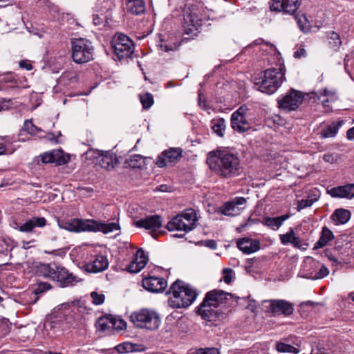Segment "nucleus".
<instances>
[{"instance_id":"obj_52","label":"nucleus","mask_w":354,"mask_h":354,"mask_svg":"<svg viewBox=\"0 0 354 354\" xmlns=\"http://www.w3.org/2000/svg\"><path fill=\"white\" fill-rule=\"evenodd\" d=\"M232 270L231 268H225L223 270V281L225 283L229 284L232 281Z\"/></svg>"},{"instance_id":"obj_60","label":"nucleus","mask_w":354,"mask_h":354,"mask_svg":"<svg viewBox=\"0 0 354 354\" xmlns=\"http://www.w3.org/2000/svg\"><path fill=\"white\" fill-rule=\"evenodd\" d=\"M311 354H325V348L323 347H319L316 346L315 348L314 346L311 348Z\"/></svg>"},{"instance_id":"obj_6","label":"nucleus","mask_w":354,"mask_h":354,"mask_svg":"<svg viewBox=\"0 0 354 354\" xmlns=\"http://www.w3.org/2000/svg\"><path fill=\"white\" fill-rule=\"evenodd\" d=\"M284 75L281 69H267L264 71L263 80L256 82L255 85L261 92L271 95L277 91L285 80Z\"/></svg>"},{"instance_id":"obj_61","label":"nucleus","mask_w":354,"mask_h":354,"mask_svg":"<svg viewBox=\"0 0 354 354\" xmlns=\"http://www.w3.org/2000/svg\"><path fill=\"white\" fill-rule=\"evenodd\" d=\"M93 21V24L95 26H99L103 22L104 18H102V17H99L98 15H94Z\"/></svg>"},{"instance_id":"obj_54","label":"nucleus","mask_w":354,"mask_h":354,"mask_svg":"<svg viewBox=\"0 0 354 354\" xmlns=\"http://www.w3.org/2000/svg\"><path fill=\"white\" fill-rule=\"evenodd\" d=\"M324 161L329 163H334L338 159V155L336 153H326L323 156Z\"/></svg>"},{"instance_id":"obj_25","label":"nucleus","mask_w":354,"mask_h":354,"mask_svg":"<svg viewBox=\"0 0 354 354\" xmlns=\"http://www.w3.org/2000/svg\"><path fill=\"white\" fill-rule=\"evenodd\" d=\"M125 8L128 13L140 15L145 13L146 7L144 0H124Z\"/></svg>"},{"instance_id":"obj_26","label":"nucleus","mask_w":354,"mask_h":354,"mask_svg":"<svg viewBox=\"0 0 354 354\" xmlns=\"http://www.w3.org/2000/svg\"><path fill=\"white\" fill-rule=\"evenodd\" d=\"M231 127L239 133H243L248 131L250 128V124L245 117L231 115Z\"/></svg>"},{"instance_id":"obj_39","label":"nucleus","mask_w":354,"mask_h":354,"mask_svg":"<svg viewBox=\"0 0 354 354\" xmlns=\"http://www.w3.org/2000/svg\"><path fill=\"white\" fill-rule=\"evenodd\" d=\"M143 162L144 160L142 156L138 154L131 156L130 158L127 160V163L132 168H140L142 167Z\"/></svg>"},{"instance_id":"obj_24","label":"nucleus","mask_w":354,"mask_h":354,"mask_svg":"<svg viewBox=\"0 0 354 354\" xmlns=\"http://www.w3.org/2000/svg\"><path fill=\"white\" fill-rule=\"evenodd\" d=\"M238 248L245 254H251L259 250V242L249 238H243L237 241Z\"/></svg>"},{"instance_id":"obj_44","label":"nucleus","mask_w":354,"mask_h":354,"mask_svg":"<svg viewBox=\"0 0 354 354\" xmlns=\"http://www.w3.org/2000/svg\"><path fill=\"white\" fill-rule=\"evenodd\" d=\"M328 39L329 44L333 48H338L342 43L339 35L335 32H330Z\"/></svg>"},{"instance_id":"obj_32","label":"nucleus","mask_w":354,"mask_h":354,"mask_svg":"<svg viewBox=\"0 0 354 354\" xmlns=\"http://www.w3.org/2000/svg\"><path fill=\"white\" fill-rule=\"evenodd\" d=\"M212 129L219 137H223L225 131V121L222 118L213 119L211 122Z\"/></svg>"},{"instance_id":"obj_30","label":"nucleus","mask_w":354,"mask_h":354,"mask_svg":"<svg viewBox=\"0 0 354 354\" xmlns=\"http://www.w3.org/2000/svg\"><path fill=\"white\" fill-rule=\"evenodd\" d=\"M333 234L329 229L326 227H323L322 235L319 241L315 244L313 250H317L325 246L330 241L333 239Z\"/></svg>"},{"instance_id":"obj_50","label":"nucleus","mask_w":354,"mask_h":354,"mask_svg":"<svg viewBox=\"0 0 354 354\" xmlns=\"http://www.w3.org/2000/svg\"><path fill=\"white\" fill-rule=\"evenodd\" d=\"M41 157L42 162L53 163L54 162V151L44 153Z\"/></svg>"},{"instance_id":"obj_41","label":"nucleus","mask_w":354,"mask_h":354,"mask_svg":"<svg viewBox=\"0 0 354 354\" xmlns=\"http://www.w3.org/2000/svg\"><path fill=\"white\" fill-rule=\"evenodd\" d=\"M140 100L143 108L146 109L150 108L153 104V97L149 93L140 95Z\"/></svg>"},{"instance_id":"obj_13","label":"nucleus","mask_w":354,"mask_h":354,"mask_svg":"<svg viewBox=\"0 0 354 354\" xmlns=\"http://www.w3.org/2000/svg\"><path fill=\"white\" fill-rule=\"evenodd\" d=\"M182 152L180 148H171L165 150L158 156L156 165L162 168L166 167L169 163H175L182 157Z\"/></svg>"},{"instance_id":"obj_29","label":"nucleus","mask_w":354,"mask_h":354,"mask_svg":"<svg viewBox=\"0 0 354 354\" xmlns=\"http://www.w3.org/2000/svg\"><path fill=\"white\" fill-rule=\"evenodd\" d=\"M344 122L342 120L333 122L331 124L328 125L325 129L322 130L321 132V138H333L335 137L340 127L343 124Z\"/></svg>"},{"instance_id":"obj_62","label":"nucleus","mask_w":354,"mask_h":354,"mask_svg":"<svg viewBox=\"0 0 354 354\" xmlns=\"http://www.w3.org/2000/svg\"><path fill=\"white\" fill-rule=\"evenodd\" d=\"M346 137L349 140H354V127L347 131Z\"/></svg>"},{"instance_id":"obj_59","label":"nucleus","mask_w":354,"mask_h":354,"mask_svg":"<svg viewBox=\"0 0 354 354\" xmlns=\"http://www.w3.org/2000/svg\"><path fill=\"white\" fill-rule=\"evenodd\" d=\"M204 245L205 246L212 250H216L217 248L216 241L212 239L205 240L204 241Z\"/></svg>"},{"instance_id":"obj_56","label":"nucleus","mask_w":354,"mask_h":354,"mask_svg":"<svg viewBox=\"0 0 354 354\" xmlns=\"http://www.w3.org/2000/svg\"><path fill=\"white\" fill-rule=\"evenodd\" d=\"M248 111V108L245 105L241 106L236 111H234L232 115H237L241 117H245L246 112Z\"/></svg>"},{"instance_id":"obj_63","label":"nucleus","mask_w":354,"mask_h":354,"mask_svg":"<svg viewBox=\"0 0 354 354\" xmlns=\"http://www.w3.org/2000/svg\"><path fill=\"white\" fill-rule=\"evenodd\" d=\"M160 48L162 50L165 51V52H168V51H170V50H174L176 46H168L167 44H161L160 45Z\"/></svg>"},{"instance_id":"obj_48","label":"nucleus","mask_w":354,"mask_h":354,"mask_svg":"<svg viewBox=\"0 0 354 354\" xmlns=\"http://www.w3.org/2000/svg\"><path fill=\"white\" fill-rule=\"evenodd\" d=\"M326 21V16L323 11H320L319 15L315 17V27L319 29L324 25Z\"/></svg>"},{"instance_id":"obj_45","label":"nucleus","mask_w":354,"mask_h":354,"mask_svg":"<svg viewBox=\"0 0 354 354\" xmlns=\"http://www.w3.org/2000/svg\"><path fill=\"white\" fill-rule=\"evenodd\" d=\"M315 272H316V273L314 276L311 275V279H322L326 277L329 273L328 268L324 265H320L318 271L317 272L316 270H315Z\"/></svg>"},{"instance_id":"obj_8","label":"nucleus","mask_w":354,"mask_h":354,"mask_svg":"<svg viewBox=\"0 0 354 354\" xmlns=\"http://www.w3.org/2000/svg\"><path fill=\"white\" fill-rule=\"evenodd\" d=\"M77 233L82 232H102L108 234L120 230L118 223L112 222L106 223L93 219L76 218Z\"/></svg>"},{"instance_id":"obj_22","label":"nucleus","mask_w":354,"mask_h":354,"mask_svg":"<svg viewBox=\"0 0 354 354\" xmlns=\"http://www.w3.org/2000/svg\"><path fill=\"white\" fill-rule=\"evenodd\" d=\"M337 99V96L335 92L329 91L324 89L322 93L319 94L317 92H311V100L320 101L321 104L325 109V111H330L331 109L327 105L328 102H335Z\"/></svg>"},{"instance_id":"obj_51","label":"nucleus","mask_w":354,"mask_h":354,"mask_svg":"<svg viewBox=\"0 0 354 354\" xmlns=\"http://www.w3.org/2000/svg\"><path fill=\"white\" fill-rule=\"evenodd\" d=\"M195 354H220V353L216 348H205L198 349Z\"/></svg>"},{"instance_id":"obj_42","label":"nucleus","mask_w":354,"mask_h":354,"mask_svg":"<svg viewBox=\"0 0 354 354\" xmlns=\"http://www.w3.org/2000/svg\"><path fill=\"white\" fill-rule=\"evenodd\" d=\"M110 326L111 327V329L122 330L126 328L127 324L122 319L111 317V325H110Z\"/></svg>"},{"instance_id":"obj_27","label":"nucleus","mask_w":354,"mask_h":354,"mask_svg":"<svg viewBox=\"0 0 354 354\" xmlns=\"http://www.w3.org/2000/svg\"><path fill=\"white\" fill-rule=\"evenodd\" d=\"M331 218L336 224H345L351 218V212L345 209H337L332 214Z\"/></svg>"},{"instance_id":"obj_15","label":"nucleus","mask_w":354,"mask_h":354,"mask_svg":"<svg viewBox=\"0 0 354 354\" xmlns=\"http://www.w3.org/2000/svg\"><path fill=\"white\" fill-rule=\"evenodd\" d=\"M109 262L104 255H96L93 259L84 265L85 270L90 273L101 272L106 270Z\"/></svg>"},{"instance_id":"obj_53","label":"nucleus","mask_w":354,"mask_h":354,"mask_svg":"<svg viewBox=\"0 0 354 354\" xmlns=\"http://www.w3.org/2000/svg\"><path fill=\"white\" fill-rule=\"evenodd\" d=\"M325 255L330 261H333L334 263H340L342 261V258L339 259L338 257H336L335 254H333V252L329 250H326L325 251Z\"/></svg>"},{"instance_id":"obj_2","label":"nucleus","mask_w":354,"mask_h":354,"mask_svg":"<svg viewBox=\"0 0 354 354\" xmlns=\"http://www.w3.org/2000/svg\"><path fill=\"white\" fill-rule=\"evenodd\" d=\"M35 271L38 276L50 279L62 288L73 286L82 281L66 268L55 263H39L36 266Z\"/></svg>"},{"instance_id":"obj_28","label":"nucleus","mask_w":354,"mask_h":354,"mask_svg":"<svg viewBox=\"0 0 354 354\" xmlns=\"http://www.w3.org/2000/svg\"><path fill=\"white\" fill-rule=\"evenodd\" d=\"M288 218V214H285L277 217H266L264 218L263 223L272 230H277Z\"/></svg>"},{"instance_id":"obj_4","label":"nucleus","mask_w":354,"mask_h":354,"mask_svg":"<svg viewBox=\"0 0 354 354\" xmlns=\"http://www.w3.org/2000/svg\"><path fill=\"white\" fill-rule=\"evenodd\" d=\"M170 291L172 295L169 299V303L174 308H187L198 295L196 289L178 279L172 283Z\"/></svg>"},{"instance_id":"obj_12","label":"nucleus","mask_w":354,"mask_h":354,"mask_svg":"<svg viewBox=\"0 0 354 354\" xmlns=\"http://www.w3.org/2000/svg\"><path fill=\"white\" fill-rule=\"evenodd\" d=\"M46 224L47 221L44 217L32 216L24 223L14 222L12 227L19 232L31 233L35 232L36 227H44Z\"/></svg>"},{"instance_id":"obj_21","label":"nucleus","mask_w":354,"mask_h":354,"mask_svg":"<svg viewBox=\"0 0 354 354\" xmlns=\"http://www.w3.org/2000/svg\"><path fill=\"white\" fill-rule=\"evenodd\" d=\"M270 308L272 313L286 316L291 315L294 311L293 305L285 300H272Z\"/></svg>"},{"instance_id":"obj_5","label":"nucleus","mask_w":354,"mask_h":354,"mask_svg":"<svg viewBox=\"0 0 354 354\" xmlns=\"http://www.w3.org/2000/svg\"><path fill=\"white\" fill-rule=\"evenodd\" d=\"M71 57L77 64H84L93 59L94 46L92 42L85 38L72 39Z\"/></svg>"},{"instance_id":"obj_18","label":"nucleus","mask_w":354,"mask_h":354,"mask_svg":"<svg viewBox=\"0 0 354 354\" xmlns=\"http://www.w3.org/2000/svg\"><path fill=\"white\" fill-rule=\"evenodd\" d=\"M135 225L138 227H143L146 230H150L152 232L156 231L162 226V219L158 215L147 216L142 219H140L135 222Z\"/></svg>"},{"instance_id":"obj_37","label":"nucleus","mask_w":354,"mask_h":354,"mask_svg":"<svg viewBox=\"0 0 354 354\" xmlns=\"http://www.w3.org/2000/svg\"><path fill=\"white\" fill-rule=\"evenodd\" d=\"M111 317H100L96 322V328L97 330L101 331H105L107 330H111Z\"/></svg>"},{"instance_id":"obj_43","label":"nucleus","mask_w":354,"mask_h":354,"mask_svg":"<svg viewBox=\"0 0 354 354\" xmlns=\"http://www.w3.org/2000/svg\"><path fill=\"white\" fill-rule=\"evenodd\" d=\"M276 348L277 351L281 353H295L297 351L294 346L282 342L277 343Z\"/></svg>"},{"instance_id":"obj_40","label":"nucleus","mask_w":354,"mask_h":354,"mask_svg":"<svg viewBox=\"0 0 354 354\" xmlns=\"http://www.w3.org/2000/svg\"><path fill=\"white\" fill-rule=\"evenodd\" d=\"M23 130L26 131L30 135H36L38 132L41 131V129L32 124L30 120H26L24 122Z\"/></svg>"},{"instance_id":"obj_7","label":"nucleus","mask_w":354,"mask_h":354,"mask_svg":"<svg viewBox=\"0 0 354 354\" xmlns=\"http://www.w3.org/2000/svg\"><path fill=\"white\" fill-rule=\"evenodd\" d=\"M130 319L137 327L151 330H156L160 324L159 315L153 310L145 308L133 313Z\"/></svg>"},{"instance_id":"obj_33","label":"nucleus","mask_w":354,"mask_h":354,"mask_svg":"<svg viewBox=\"0 0 354 354\" xmlns=\"http://www.w3.org/2000/svg\"><path fill=\"white\" fill-rule=\"evenodd\" d=\"M295 19L302 32H308L309 31L310 23L305 14L299 12L295 16Z\"/></svg>"},{"instance_id":"obj_10","label":"nucleus","mask_w":354,"mask_h":354,"mask_svg":"<svg viewBox=\"0 0 354 354\" xmlns=\"http://www.w3.org/2000/svg\"><path fill=\"white\" fill-rule=\"evenodd\" d=\"M183 27L187 35L194 34L202 25V16L197 6H186L183 15Z\"/></svg>"},{"instance_id":"obj_47","label":"nucleus","mask_w":354,"mask_h":354,"mask_svg":"<svg viewBox=\"0 0 354 354\" xmlns=\"http://www.w3.org/2000/svg\"><path fill=\"white\" fill-rule=\"evenodd\" d=\"M51 288V285L47 282H41L39 283L37 288L35 289L34 292L36 295L41 294L46 290H48Z\"/></svg>"},{"instance_id":"obj_3","label":"nucleus","mask_w":354,"mask_h":354,"mask_svg":"<svg viewBox=\"0 0 354 354\" xmlns=\"http://www.w3.org/2000/svg\"><path fill=\"white\" fill-rule=\"evenodd\" d=\"M230 294L221 290H213L206 293L203 302L197 308L196 313L203 319L215 321L218 317L217 307L222 304Z\"/></svg>"},{"instance_id":"obj_17","label":"nucleus","mask_w":354,"mask_h":354,"mask_svg":"<svg viewBox=\"0 0 354 354\" xmlns=\"http://www.w3.org/2000/svg\"><path fill=\"white\" fill-rule=\"evenodd\" d=\"M97 163L103 169L111 170L118 164V158L115 153L109 151H97Z\"/></svg>"},{"instance_id":"obj_55","label":"nucleus","mask_w":354,"mask_h":354,"mask_svg":"<svg viewBox=\"0 0 354 354\" xmlns=\"http://www.w3.org/2000/svg\"><path fill=\"white\" fill-rule=\"evenodd\" d=\"M307 53L306 50L302 46H300L299 48L294 53V57L295 58L299 59L302 57H306Z\"/></svg>"},{"instance_id":"obj_34","label":"nucleus","mask_w":354,"mask_h":354,"mask_svg":"<svg viewBox=\"0 0 354 354\" xmlns=\"http://www.w3.org/2000/svg\"><path fill=\"white\" fill-rule=\"evenodd\" d=\"M244 207H238L232 201L226 203L222 212L227 216H235L240 213Z\"/></svg>"},{"instance_id":"obj_35","label":"nucleus","mask_w":354,"mask_h":354,"mask_svg":"<svg viewBox=\"0 0 354 354\" xmlns=\"http://www.w3.org/2000/svg\"><path fill=\"white\" fill-rule=\"evenodd\" d=\"M183 218L184 221L190 224L191 230L194 229L195 222L197 221L196 214L194 209H189L179 214Z\"/></svg>"},{"instance_id":"obj_36","label":"nucleus","mask_w":354,"mask_h":354,"mask_svg":"<svg viewBox=\"0 0 354 354\" xmlns=\"http://www.w3.org/2000/svg\"><path fill=\"white\" fill-rule=\"evenodd\" d=\"M76 218L68 221L57 220V224L60 229H64L72 232L77 233Z\"/></svg>"},{"instance_id":"obj_1","label":"nucleus","mask_w":354,"mask_h":354,"mask_svg":"<svg viewBox=\"0 0 354 354\" xmlns=\"http://www.w3.org/2000/svg\"><path fill=\"white\" fill-rule=\"evenodd\" d=\"M207 163L211 170L226 178L239 176L243 169L237 153L226 150L210 152Z\"/></svg>"},{"instance_id":"obj_23","label":"nucleus","mask_w":354,"mask_h":354,"mask_svg":"<svg viewBox=\"0 0 354 354\" xmlns=\"http://www.w3.org/2000/svg\"><path fill=\"white\" fill-rule=\"evenodd\" d=\"M166 228L169 231H183L187 232L191 231L190 224L187 223L184 221L183 218L179 214L174 216L170 221L167 224Z\"/></svg>"},{"instance_id":"obj_20","label":"nucleus","mask_w":354,"mask_h":354,"mask_svg":"<svg viewBox=\"0 0 354 354\" xmlns=\"http://www.w3.org/2000/svg\"><path fill=\"white\" fill-rule=\"evenodd\" d=\"M148 262V257L144 250L140 248L136 253L134 259L127 267V270L131 273H138L145 267Z\"/></svg>"},{"instance_id":"obj_57","label":"nucleus","mask_w":354,"mask_h":354,"mask_svg":"<svg viewBox=\"0 0 354 354\" xmlns=\"http://www.w3.org/2000/svg\"><path fill=\"white\" fill-rule=\"evenodd\" d=\"M308 198H309V196H308ZM309 205H310V202H309L308 198L305 199V200L301 199L298 201V207H297L298 211H300L301 209H302L305 207H307Z\"/></svg>"},{"instance_id":"obj_14","label":"nucleus","mask_w":354,"mask_h":354,"mask_svg":"<svg viewBox=\"0 0 354 354\" xmlns=\"http://www.w3.org/2000/svg\"><path fill=\"white\" fill-rule=\"evenodd\" d=\"M300 5L299 0H273L270 8L271 10L283 11L293 14Z\"/></svg>"},{"instance_id":"obj_64","label":"nucleus","mask_w":354,"mask_h":354,"mask_svg":"<svg viewBox=\"0 0 354 354\" xmlns=\"http://www.w3.org/2000/svg\"><path fill=\"white\" fill-rule=\"evenodd\" d=\"M19 66L21 67V68H26L27 70H30L31 69V66H30V64H26L25 62L24 61H21L19 62Z\"/></svg>"},{"instance_id":"obj_46","label":"nucleus","mask_w":354,"mask_h":354,"mask_svg":"<svg viewBox=\"0 0 354 354\" xmlns=\"http://www.w3.org/2000/svg\"><path fill=\"white\" fill-rule=\"evenodd\" d=\"M91 297L93 299V303L95 305H101L104 303L105 297L103 294H100L97 292H92Z\"/></svg>"},{"instance_id":"obj_9","label":"nucleus","mask_w":354,"mask_h":354,"mask_svg":"<svg viewBox=\"0 0 354 354\" xmlns=\"http://www.w3.org/2000/svg\"><path fill=\"white\" fill-rule=\"evenodd\" d=\"M114 53L119 59L129 57L134 51L133 41L126 35L117 33L114 35L112 42Z\"/></svg>"},{"instance_id":"obj_16","label":"nucleus","mask_w":354,"mask_h":354,"mask_svg":"<svg viewBox=\"0 0 354 354\" xmlns=\"http://www.w3.org/2000/svg\"><path fill=\"white\" fill-rule=\"evenodd\" d=\"M142 286L149 292H160L167 287V281L162 277H149L142 279Z\"/></svg>"},{"instance_id":"obj_31","label":"nucleus","mask_w":354,"mask_h":354,"mask_svg":"<svg viewBox=\"0 0 354 354\" xmlns=\"http://www.w3.org/2000/svg\"><path fill=\"white\" fill-rule=\"evenodd\" d=\"M280 241L283 245L291 243L296 247L300 245V240L299 237L295 236V232L292 229H290V230L286 234H281Z\"/></svg>"},{"instance_id":"obj_38","label":"nucleus","mask_w":354,"mask_h":354,"mask_svg":"<svg viewBox=\"0 0 354 354\" xmlns=\"http://www.w3.org/2000/svg\"><path fill=\"white\" fill-rule=\"evenodd\" d=\"M70 160V156L61 150L54 151V163L62 165Z\"/></svg>"},{"instance_id":"obj_49","label":"nucleus","mask_w":354,"mask_h":354,"mask_svg":"<svg viewBox=\"0 0 354 354\" xmlns=\"http://www.w3.org/2000/svg\"><path fill=\"white\" fill-rule=\"evenodd\" d=\"M116 350L119 352V353H129V352H131L133 348V345L130 343H124L122 344H119L116 346Z\"/></svg>"},{"instance_id":"obj_58","label":"nucleus","mask_w":354,"mask_h":354,"mask_svg":"<svg viewBox=\"0 0 354 354\" xmlns=\"http://www.w3.org/2000/svg\"><path fill=\"white\" fill-rule=\"evenodd\" d=\"M232 201L238 207H243L246 203V199L244 197H236Z\"/></svg>"},{"instance_id":"obj_11","label":"nucleus","mask_w":354,"mask_h":354,"mask_svg":"<svg viewBox=\"0 0 354 354\" xmlns=\"http://www.w3.org/2000/svg\"><path fill=\"white\" fill-rule=\"evenodd\" d=\"M304 98V94L295 89H291L286 95L279 99L277 102L279 107L286 111L297 109L302 103Z\"/></svg>"},{"instance_id":"obj_19","label":"nucleus","mask_w":354,"mask_h":354,"mask_svg":"<svg viewBox=\"0 0 354 354\" xmlns=\"http://www.w3.org/2000/svg\"><path fill=\"white\" fill-rule=\"evenodd\" d=\"M327 193L333 198H345L351 199L354 197V184H346L333 187L327 190Z\"/></svg>"}]
</instances>
